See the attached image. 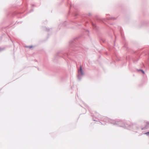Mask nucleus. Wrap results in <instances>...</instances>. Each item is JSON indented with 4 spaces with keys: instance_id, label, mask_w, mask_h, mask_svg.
I'll list each match as a JSON object with an SVG mask.
<instances>
[{
    "instance_id": "obj_1",
    "label": "nucleus",
    "mask_w": 149,
    "mask_h": 149,
    "mask_svg": "<svg viewBox=\"0 0 149 149\" xmlns=\"http://www.w3.org/2000/svg\"><path fill=\"white\" fill-rule=\"evenodd\" d=\"M79 71L80 72L81 74H83V71L82 69V68L81 66H80Z\"/></svg>"
},
{
    "instance_id": "obj_2",
    "label": "nucleus",
    "mask_w": 149,
    "mask_h": 149,
    "mask_svg": "<svg viewBox=\"0 0 149 149\" xmlns=\"http://www.w3.org/2000/svg\"><path fill=\"white\" fill-rule=\"evenodd\" d=\"M145 134H146L147 135H149V132L145 133Z\"/></svg>"
},
{
    "instance_id": "obj_3",
    "label": "nucleus",
    "mask_w": 149,
    "mask_h": 149,
    "mask_svg": "<svg viewBox=\"0 0 149 149\" xmlns=\"http://www.w3.org/2000/svg\"><path fill=\"white\" fill-rule=\"evenodd\" d=\"M29 48H31L32 47V46H29L28 47Z\"/></svg>"
},
{
    "instance_id": "obj_4",
    "label": "nucleus",
    "mask_w": 149,
    "mask_h": 149,
    "mask_svg": "<svg viewBox=\"0 0 149 149\" xmlns=\"http://www.w3.org/2000/svg\"><path fill=\"white\" fill-rule=\"evenodd\" d=\"M142 71L143 72V73H144V72L143 71H142Z\"/></svg>"
}]
</instances>
